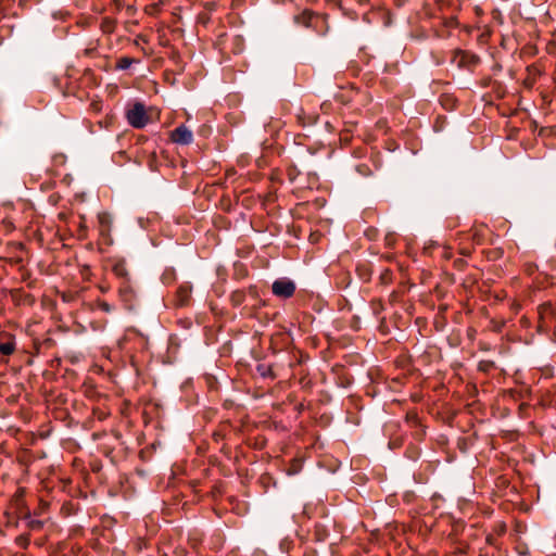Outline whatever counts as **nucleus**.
<instances>
[{
  "label": "nucleus",
  "instance_id": "f257e3e1",
  "mask_svg": "<svg viewBox=\"0 0 556 556\" xmlns=\"http://www.w3.org/2000/svg\"><path fill=\"white\" fill-rule=\"evenodd\" d=\"M28 252L22 242H8L5 248V256L2 261L11 268H16L18 277L16 279L25 281L29 277L26 269Z\"/></svg>",
  "mask_w": 556,
  "mask_h": 556
},
{
  "label": "nucleus",
  "instance_id": "f03ea898",
  "mask_svg": "<svg viewBox=\"0 0 556 556\" xmlns=\"http://www.w3.org/2000/svg\"><path fill=\"white\" fill-rule=\"evenodd\" d=\"M5 517L9 520H26L30 517V510L24 501V490L18 489L13 495L8 508L4 511Z\"/></svg>",
  "mask_w": 556,
  "mask_h": 556
},
{
  "label": "nucleus",
  "instance_id": "7ed1b4c3",
  "mask_svg": "<svg viewBox=\"0 0 556 556\" xmlns=\"http://www.w3.org/2000/svg\"><path fill=\"white\" fill-rule=\"evenodd\" d=\"M98 219V233L99 238L97 241L98 249L100 252H103V247H111L113 244L112 237V217L106 212H101L97 215Z\"/></svg>",
  "mask_w": 556,
  "mask_h": 556
},
{
  "label": "nucleus",
  "instance_id": "20e7f679",
  "mask_svg": "<svg viewBox=\"0 0 556 556\" xmlns=\"http://www.w3.org/2000/svg\"><path fill=\"white\" fill-rule=\"evenodd\" d=\"M21 212L13 203H2V232L9 233L22 227L18 225Z\"/></svg>",
  "mask_w": 556,
  "mask_h": 556
},
{
  "label": "nucleus",
  "instance_id": "39448f33",
  "mask_svg": "<svg viewBox=\"0 0 556 556\" xmlns=\"http://www.w3.org/2000/svg\"><path fill=\"white\" fill-rule=\"evenodd\" d=\"M126 118L128 124L137 129L146 127L150 122L146 106L141 102H136L132 108L126 112Z\"/></svg>",
  "mask_w": 556,
  "mask_h": 556
},
{
  "label": "nucleus",
  "instance_id": "423d86ee",
  "mask_svg": "<svg viewBox=\"0 0 556 556\" xmlns=\"http://www.w3.org/2000/svg\"><path fill=\"white\" fill-rule=\"evenodd\" d=\"M296 290L295 283L289 278L276 279L271 285L273 294L280 299H290Z\"/></svg>",
  "mask_w": 556,
  "mask_h": 556
},
{
  "label": "nucleus",
  "instance_id": "0eeeda50",
  "mask_svg": "<svg viewBox=\"0 0 556 556\" xmlns=\"http://www.w3.org/2000/svg\"><path fill=\"white\" fill-rule=\"evenodd\" d=\"M169 138L176 144L189 146L193 141V132L185 124H181L170 131Z\"/></svg>",
  "mask_w": 556,
  "mask_h": 556
},
{
  "label": "nucleus",
  "instance_id": "6e6552de",
  "mask_svg": "<svg viewBox=\"0 0 556 556\" xmlns=\"http://www.w3.org/2000/svg\"><path fill=\"white\" fill-rule=\"evenodd\" d=\"M453 62H455L458 67L471 68L479 64L480 59L473 53L457 49L454 51Z\"/></svg>",
  "mask_w": 556,
  "mask_h": 556
},
{
  "label": "nucleus",
  "instance_id": "1a4fd4ad",
  "mask_svg": "<svg viewBox=\"0 0 556 556\" xmlns=\"http://www.w3.org/2000/svg\"><path fill=\"white\" fill-rule=\"evenodd\" d=\"M192 286L190 282L181 283L175 293L174 305L176 307L188 306L191 302Z\"/></svg>",
  "mask_w": 556,
  "mask_h": 556
},
{
  "label": "nucleus",
  "instance_id": "9d476101",
  "mask_svg": "<svg viewBox=\"0 0 556 556\" xmlns=\"http://www.w3.org/2000/svg\"><path fill=\"white\" fill-rule=\"evenodd\" d=\"M118 293L127 308H132L135 305L136 292L130 285V281H123L118 289Z\"/></svg>",
  "mask_w": 556,
  "mask_h": 556
},
{
  "label": "nucleus",
  "instance_id": "9b49d317",
  "mask_svg": "<svg viewBox=\"0 0 556 556\" xmlns=\"http://www.w3.org/2000/svg\"><path fill=\"white\" fill-rule=\"evenodd\" d=\"M8 295L16 305H30L33 303L31 296L22 289H12L9 291Z\"/></svg>",
  "mask_w": 556,
  "mask_h": 556
},
{
  "label": "nucleus",
  "instance_id": "f8f14e48",
  "mask_svg": "<svg viewBox=\"0 0 556 556\" xmlns=\"http://www.w3.org/2000/svg\"><path fill=\"white\" fill-rule=\"evenodd\" d=\"M16 351L15 337L2 330V356H8Z\"/></svg>",
  "mask_w": 556,
  "mask_h": 556
},
{
  "label": "nucleus",
  "instance_id": "ddd939ff",
  "mask_svg": "<svg viewBox=\"0 0 556 556\" xmlns=\"http://www.w3.org/2000/svg\"><path fill=\"white\" fill-rule=\"evenodd\" d=\"M112 271L116 277L124 279V281H130L127 265L124 260L116 261L112 266Z\"/></svg>",
  "mask_w": 556,
  "mask_h": 556
},
{
  "label": "nucleus",
  "instance_id": "4468645a",
  "mask_svg": "<svg viewBox=\"0 0 556 556\" xmlns=\"http://www.w3.org/2000/svg\"><path fill=\"white\" fill-rule=\"evenodd\" d=\"M318 116L316 114H305V112L301 109L296 114V119L300 125L303 127L314 125L317 122Z\"/></svg>",
  "mask_w": 556,
  "mask_h": 556
},
{
  "label": "nucleus",
  "instance_id": "2eb2a0df",
  "mask_svg": "<svg viewBox=\"0 0 556 556\" xmlns=\"http://www.w3.org/2000/svg\"><path fill=\"white\" fill-rule=\"evenodd\" d=\"M256 372L262 378L275 379L277 377L276 374L274 372V368H273L271 364H266V363L258 364L256 366Z\"/></svg>",
  "mask_w": 556,
  "mask_h": 556
},
{
  "label": "nucleus",
  "instance_id": "dca6fc26",
  "mask_svg": "<svg viewBox=\"0 0 556 556\" xmlns=\"http://www.w3.org/2000/svg\"><path fill=\"white\" fill-rule=\"evenodd\" d=\"M139 63V60L130 56H121L115 64V70L125 71L128 70L132 64Z\"/></svg>",
  "mask_w": 556,
  "mask_h": 556
},
{
  "label": "nucleus",
  "instance_id": "f3484780",
  "mask_svg": "<svg viewBox=\"0 0 556 556\" xmlns=\"http://www.w3.org/2000/svg\"><path fill=\"white\" fill-rule=\"evenodd\" d=\"M116 28V21L113 17L105 16L100 23V29L104 34H112Z\"/></svg>",
  "mask_w": 556,
  "mask_h": 556
},
{
  "label": "nucleus",
  "instance_id": "a211bd4d",
  "mask_svg": "<svg viewBox=\"0 0 556 556\" xmlns=\"http://www.w3.org/2000/svg\"><path fill=\"white\" fill-rule=\"evenodd\" d=\"M245 300V292L243 290H236L230 295V302L233 306H240Z\"/></svg>",
  "mask_w": 556,
  "mask_h": 556
},
{
  "label": "nucleus",
  "instance_id": "6ab92c4d",
  "mask_svg": "<svg viewBox=\"0 0 556 556\" xmlns=\"http://www.w3.org/2000/svg\"><path fill=\"white\" fill-rule=\"evenodd\" d=\"M81 222L78 227V238L84 240L88 237V227L86 225L85 216L80 217Z\"/></svg>",
  "mask_w": 556,
  "mask_h": 556
},
{
  "label": "nucleus",
  "instance_id": "aec40b11",
  "mask_svg": "<svg viewBox=\"0 0 556 556\" xmlns=\"http://www.w3.org/2000/svg\"><path fill=\"white\" fill-rule=\"evenodd\" d=\"M495 366L493 361L483 359L478 364V369L483 372H489Z\"/></svg>",
  "mask_w": 556,
  "mask_h": 556
},
{
  "label": "nucleus",
  "instance_id": "412c9836",
  "mask_svg": "<svg viewBox=\"0 0 556 556\" xmlns=\"http://www.w3.org/2000/svg\"><path fill=\"white\" fill-rule=\"evenodd\" d=\"M232 40L235 45L232 51L235 53H240L243 50V39L240 36H235Z\"/></svg>",
  "mask_w": 556,
  "mask_h": 556
},
{
  "label": "nucleus",
  "instance_id": "4be33fe9",
  "mask_svg": "<svg viewBox=\"0 0 556 556\" xmlns=\"http://www.w3.org/2000/svg\"><path fill=\"white\" fill-rule=\"evenodd\" d=\"M97 306L100 311H102L104 313H111L113 311V306L103 300L98 301Z\"/></svg>",
  "mask_w": 556,
  "mask_h": 556
},
{
  "label": "nucleus",
  "instance_id": "5701e85b",
  "mask_svg": "<svg viewBox=\"0 0 556 556\" xmlns=\"http://www.w3.org/2000/svg\"><path fill=\"white\" fill-rule=\"evenodd\" d=\"M506 532V525L505 523H498L497 527L494 529V534L496 536H501Z\"/></svg>",
  "mask_w": 556,
  "mask_h": 556
},
{
  "label": "nucleus",
  "instance_id": "b1692460",
  "mask_svg": "<svg viewBox=\"0 0 556 556\" xmlns=\"http://www.w3.org/2000/svg\"><path fill=\"white\" fill-rule=\"evenodd\" d=\"M392 273L389 269H386L381 275L380 279L383 283H388L391 280Z\"/></svg>",
  "mask_w": 556,
  "mask_h": 556
},
{
  "label": "nucleus",
  "instance_id": "393cba45",
  "mask_svg": "<svg viewBox=\"0 0 556 556\" xmlns=\"http://www.w3.org/2000/svg\"><path fill=\"white\" fill-rule=\"evenodd\" d=\"M496 538H497V536H496L494 533H489V534L486 535V538H485V541H486V543H488V544H490V545H495V543H496Z\"/></svg>",
  "mask_w": 556,
  "mask_h": 556
},
{
  "label": "nucleus",
  "instance_id": "a878e982",
  "mask_svg": "<svg viewBox=\"0 0 556 556\" xmlns=\"http://www.w3.org/2000/svg\"><path fill=\"white\" fill-rule=\"evenodd\" d=\"M549 308H551V306H549V305H546V304L541 305V306L539 307L540 315L542 316V315H543V313H544L545 311H548Z\"/></svg>",
  "mask_w": 556,
  "mask_h": 556
},
{
  "label": "nucleus",
  "instance_id": "bb28decb",
  "mask_svg": "<svg viewBox=\"0 0 556 556\" xmlns=\"http://www.w3.org/2000/svg\"><path fill=\"white\" fill-rule=\"evenodd\" d=\"M17 541H18V543H20L23 547H25V546L27 545V539H25V538H23V536H20V538L17 539Z\"/></svg>",
  "mask_w": 556,
  "mask_h": 556
},
{
  "label": "nucleus",
  "instance_id": "cd10ccee",
  "mask_svg": "<svg viewBox=\"0 0 556 556\" xmlns=\"http://www.w3.org/2000/svg\"><path fill=\"white\" fill-rule=\"evenodd\" d=\"M43 523H39V522H36V523H29L30 526V529L33 530H36V529H40L42 527Z\"/></svg>",
  "mask_w": 556,
  "mask_h": 556
},
{
  "label": "nucleus",
  "instance_id": "c85d7f7f",
  "mask_svg": "<svg viewBox=\"0 0 556 556\" xmlns=\"http://www.w3.org/2000/svg\"><path fill=\"white\" fill-rule=\"evenodd\" d=\"M298 471H299V470H298V468H295V466L293 465V466H292V468H290V469L288 470V473H289V475H295Z\"/></svg>",
  "mask_w": 556,
  "mask_h": 556
}]
</instances>
